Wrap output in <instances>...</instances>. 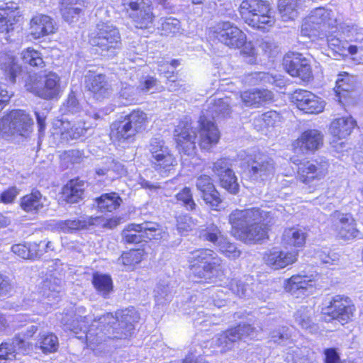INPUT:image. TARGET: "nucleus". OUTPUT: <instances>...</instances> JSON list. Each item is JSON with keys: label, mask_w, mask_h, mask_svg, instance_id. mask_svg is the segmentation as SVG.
Returning a JSON list of instances; mask_svg holds the SVG:
<instances>
[{"label": "nucleus", "mask_w": 363, "mask_h": 363, "mask_svg": "<svg viewBox=\"0 0 363 363\" xmlns=\"http://www.w3.org/2000/svg\"><path fill=\"white\" fill-rule=\"evenodd\" d=\"M281 115L276 111H269L259 116L254 120L255 128L261 132L269 127L277 125L281 121Z\"/></svg>", "instance_id": "37998d69"}, {"label": "nucleus", "mask_w": 363, "mask_h": 363, "mask_svg": "<svg viewBox=\"0 0 363 363\" xmlns=\"http://www.w3.org/2000/svg\"><path fill=\"white\" fill-rule=\"evenodd\" d=\"M337 26H340V24L332 10L318 7L313 9L304 20L301 33L309 37L318 36L322 39L334 32L333 29H336Z\"/></svg>", "instance_id": "39448f33"}, {"label": "nucleus", "mask_w": 363, "mask_h": 363, "mask_svg": "<svg viewBox=\"0 0 363 363\" xmlns=\"http://www.w3.org/2000/svg\"><path fill=\"white\" fill-rule=\"evenodd\" d=\"M121 218L116 217L111 218L106 220L99 216L83 217L75 220H53L51 226L55 229L62 230L65 233L72 232V230L87 229L92 225H101L103 228L113 229L121 223Z\"/></svg>", "instance_id": "f8f14e48"}, {"label": "nucleus", "mask_w": 363, "mask_h": 363, "mask_svg": "<svg viewBox=\"0 0 363 363\" xmlns=\"http://www.w3.org/2000/svg\"><path fill=\"white\" fill-rule=\"evenodd\" d=\"M328 167V165L326 162L312 160L301 162L298 167V179L306 184H309L314 181H319L326 174Z\"/></svg>", "instance_id": "b1692460"}, {"label": "nucleus", "mask_w": 363, "mask_h": 363, "mask_svg": "<svg viewBox=\"0 0 363 363\" xmlns=\"http://www.w3.org/2000/svg\"><path fill=\"white\" fill-rule=\"evenodd\" d=\"M337 228L340 237L346 240L357 238L359 235L354 224L352 222H348V218L343 216L340 218Z\"/></svg>", "instance_id": "3c124183"}, {"label": "nucleus", "mask_w": 363, "mask_h": 363, "mask_svg": "<svg viewBox=\"0 0 363 363\" xmlns=\"http://www.w3.org/2000/svg\"><path fill=\"white\" fill-rule=\"evenodd\" d=\"M35 346L45 354L54 352L59 347L58 338L52 333H40Z\"/></svg>", "instance_id": "49530a36"}, {"label": "nucleus", "mask_w": 363, "mask_h": 363, "mask_svg": "<svg viewBox=\"0 0 363 363\" xmlns=\"http://www.w3.org/2000/svg\"><path fill=\"white\" fill-rule=\"evenodd\" d=\"M92 284L96 290L104 297H106L113 289L111 277L105 274H94Z\"/></svg>", "instance_id": "09e8293b"}, {"label": "nucleus", "mask_w": 363, "mask_h": 363, "mask_svg": "<svg viewBox=\"0 0 363 363\" xmlns=\"http://www.w3.org/2000/svg\"><path fill=\"white\" fill-rule=\"evenodd\" d=\"M247 281H251L250 277H247L245 281L241 279H233L230 284V289L233 293L240 297H249L252 294V288Z\"/></svg>", "instance_id": "6e6d98bb"}, {"label": "nucleus", "mask_w": 363, "mask_h": 363, "mask_svg": "<svg viewBox=\"0 0 363 363\" xmlns=\"http://www.w3.org/2000/svg\"><path fill=\"white\" fill-rule=\"evenodd\" d=\"M230 113V102L228 98L210 99L208 102V109L206 110V116L208 118L210 116L213 119L219 117H225Z\"/></svg>", "instance_id": "ea45409f"}, {"label": "nucleus", "mask_w": 363, "mask_h": 363, "mask_svg": "<svg viewBox=\"0 0 363 363\" xmlns=\"http://www.w3.org/2000/svg\"><path fill=\"white\" fill-rule=\"evenodd\" d=\"M99 210L101 212H111L118 208L122 201L115 192L104 194L95 199Z\"/></svg>", "instance_id": "c03bdc74"}, {"label": "nucleus", "mask_w": 363, "mask_h": 363, "mask_svg": "<svg viewBox=\"0 0 363 363\" xmlns=\"http://www.w3.org/2000/svg\"><path fill=\"white\" fill-rule=\"evenodd\" d=\"M214 35L219 42L233 49L242 48L247 39L244 32L229 21L218 23L215 28Z\"/></svg>", "instance_id": "a211bd4d"}, {"label": "nucleus", "mask_w": 363, "mask_h": 363, "mask_svg": "<svg viewBox=\"0 0 363 363\" xmlns=\"http://www.w3.org/2000/svg\"><path fill=\"white\" fill-rule=\"evenodd\" d=\"M60 11L63 19L69 23L77 22L82 11V6L72 0H61Z\"/></svg>", "instance_id": "a19ab883"}, {"label": "nucleus", "mask_w": 363, "mask_h": 363, "mask_svg": "<svg viewBox=\"0 0 363 363\" xmlns=\"http://www.w3.org/2000/svg\"><path fill=\"white\" fill-rule=\"evenodd\" d=\"M213 172L218 178L223 176V174L233 172L232 164L230 160L227 158H221L213 162L211 167Z\"/></svg>", "instance_id": "69168bd1"}, {"label": "nucleus", "mask_w": 363, "mask_h": 363, "mask_svg": "<svg viewBox=\"0 0 363 363\" xmlns=\"http://www.w3.org/2000/svg\"><path fill=\"white\" fill-rule=\"evenodd\" d=\"M297 255L296 251L285 252L278 248H273L265 253L263 259L271 268L279 269L295 262Z\"/></svg>", "instance_id": "a878e982"}, {"label": "nucleus", "mask_w": 363, "mask_h": 363, "mask_svg": "<svg viewBox=\"0 0 363 363\" xmlns=\"http://www.w3.org/2000/svg\"><path fill=\"white\" fill-rule=\"evenodd\" d=\"M307 233L305 229L299 228H291L284 230L281 243L285 247H303L306 243Z\"/></svg>", "instance_id": "c9c22d12"}, {"label": "nucleus", "mask_w": 363, "mask_h": 363, "mask_svg": "<svg viewBox=\"0 0 363 363\" xmlns=\"http://www.w3.org/2000/svg\"><path fill=\"white\" fill-rule=\"evenodd\" d=\"M121 4L138 28L146 29L153 25L151 0H121Z\"/></svg>", "instance_id": "9b49d317"}, {"label": "nucleus", "mask_w": 363, "mask_h": 363, "mask_svg": "<svg viewBox=\"0 0 363 363\" xmlns=\"http://www.w3.org/2000/svg\"><path fill=\"white\" fill-rule=\"evenodd\" d=\"M27 343L16 337L0 345V363H9L16 359L17 353L27 351Z\"/></svg>", "instance_id": "c85d7f7f"}, {"label": "nucleus", "mask_w": 363, "mask_h": 363, "mask_svg": "<svg viewBox=\"0 0 363 363\" xmlns=\"http://www.w3.org/2000/svg\"><path fill=\"white\" fill-rule=\"evenodd\" d=\"M235 342V338L230 335V330L216 335L212 339V344L219 348L221 353L231 350Z\"/></svg>", "instance_id": "864d4df0"}, {"label": "nucleus", "mask_w": 363, "mask_h": 363, "mask_svg": "<svg viewBox=\"0 0 363 363\" xmlns=\"http://www.w3.org/2000/svg\"><path fill=\"white\" fill-rule=\"evenodd\" d=\"M273 93L267 89H252L241 94L240 98L246 106L258 107L273 99Z\"/></svg>", "instance_id": "473e14b6"}, {"label": "nucleus", "mask_w": 363, "mask_h": 363, "mask_svg": "<svg viewBox=\"0 0 363 363\" xmlns=\"http://www.w3.org/2000/svg\"><path fill=\"white\" fill-rule=\"evenodd\" d=\"M250 177L255 182H264L269 179L275 172L274 160L264 153H258L247 161Z\"/></svg>", "instance_id": "f3484780"}, {"label": "nucleus", "mask_w": 363, "mask_h": 363, "mask_svg": "<svg viewBox=\"0 0 363 363\" xmlns=\"http://www.w3.org/2000/svg\"><path fill=\"white\" fill-rule=\"evenodd\" d=\"M240 14L248 26L267 31L275 23L272 15L270 4L263 0H244L239 7Z\"/></svg>", "instance_id": "20e7f679"}, {"label": "nucleus", "mask_w": 363, "mask_h": 363, "mask_svg": "<svg viewBox=\"0 0 363 363\" xmlns=\"http://www.w3.org/2000/svg\"><path fill=\"white\" fill-rule=\"evenodd\" d=\"M30 34L35 39L54 33L56 28L53 20L47 15L37 14L30 23Z\"/></svg>", "instance_id": "cd10ccee"}, {"label": "nucleus", "mask_w": 363, "mask_h": 363, "mask_svg": "<svg viewBox=\"0 0 363 363\" xmlns=\"http://www.w3.org/2000/svg\"><path fill=\"white\" fill-rule=\"evenodd\" d=\"M62 280L61 274L56 271H50L49 273L45 274L42 281L41 287L43 290L44 295L49 297L50 296V292L59 293L62 288Z\"/></svg>", "instance_id": "a18cd8bd"}, {"label": "nucleus", "mask_w": 363, "mask_h": 363, "mask_svg": "<svg viewBox=\"0 0 363 363\" xmlns=\"http://www.w3.org/2000/svg\"><path fill=\"white\" fill-rule=\"evenodd\" d=\"M177 230L180 235H186L196 225V220H194L189 214H182L176 218Z\"/></svg>", "instance_id": "052dcab7"}, {"label": "nucleus", "mask_w": 363, "mask_h": 363, "mask_svg": "<svg viewBox=\"0 0 363 363\" xmlns=\"http://www.w3.org/2000/svg\"><path fill=\"white\" fill-rule=\"evenodd\" d=\"M84 157L83 151L74 149L64 151L60 155L61 164L65 168H68L72 164L81 163Z\"/></svg>", "instance_id": "603ef678"}, {"label": "nucleus", "mask_w": 363, "mask_h": 363, "mask_svg": "<svg viewBox=\"0 0 363 363\" xmlns=\"http://www.w3.org/2000/svg\"><path fill=\"white\" fill-rule=\"evenodd\" d=\"M147 123V114L140 110H135L111 126V138L120 143H131L135 136L145 129Z\"/></svg>", "instance_id": "1a4fd4ad"}, {"label": "nucleus", "mask_w": 363, "mask_h": 363, "mask_svg": "<svg viewBox=\"0 0 363 363\" xmlns=\"http://www.w3.org/2000/svg\"><path fill=\"white\" fill-rule=\"evenodd\" d=\"M354 311V306L348 297L336 295L323 308L322 313L325 320H336L343 325L352 320Z\"/></svg>", "instance_id": "4468645a"}, {"label": "nucleus", "mask_w": 363, "mask_h": 363, "mask_svg": "<svg viewBox=\"0 0 363 363\" xmlns=\"http://www.w3.org/2000/svg\"><path fill=\"white\" fill-rule=\"evenodd\" d=\"M81 106L73 93L69 94L67 99L61 107V111L64 115L76 114L80 112Z\"/></svg>", "instance_id": "338daca9"}, {"label": "nucleus", "mask_w": 363, "mask_h": 363, "mask_svg": "<svg viewBox=\"0 0 363 363\" xmlns=\"http://www.w3.org/2000/svg\"><path fill=\"white\" fill-rule=\"evenodd\" d=\"M220 185L231 194L235 195L238 193L240 185L234 171L218 178Z\"/></svg>", "instance_id": "13d9d810"}, {"label": "nucleus", "mask_w": 363, "mask_h": 363, "mask_svg": "<svg viewBox=\"0 0 363 363\" xmlns=\"http://www.w3.org/2000/svg\"><path fill=\"white\" fill-rule=\"evenodd\" d=\"M292 99L297 108L306 113H319L324 108V101L307 90L296 91Z\"/></svg>", "instance_id": "393cba45"}, {"label": "nucleus", "mask_w": 363, "mask_h": 363, "mask_svg": "<svg viewBox=\"0 0 363 363\" xmlns=\"http://www.w3.org/2000/svg\"><path fill=\"white\" fill-rule=\"evenodd\" d=\"M139 319L138 312L134 308H130L117 311L115 316L107 313L99 317V322L103 323L102 330L106 333V340L125 339L131 335L134 324Z\"/></svg>", "instance_id": "f03ea898"}, {"label": "nucleus", "mask_w": 363, "mask_h": 363, "mask_svg": "<svg viewBox=\"0 0 363 363\" xmlns=\"http://www.w3.org/2000/svg\"><path fill=\"white\" fill-rule=\"evenodd\" d=\"M160 21L164 35H176L181 33V23L178 19L172 17L162 18Z\"/></svg>", "instance_id": "680f3d73"}, {"label": "nucleus", "mask_w": 363, "mask_h": 363, "mask_svg": "<svg viewBox=\"0 0 363 363\" xmlns=\"http://www.w3.org/2000/svg\"><path fill=\"white\" fill-rule=\"evenodd\" d=\"M25 87L28 91L45 100L57 99L62 91L61 79L53 72L30 75Z\"/></svg>", "instance_id": "6e6552de"}, {"label": "nucleus", "mask_w": 363, "mask_h": 363, "mask_svg": "<svg viewBox=\"0 0 363 363\" xmlns=\"http://www.w3.org/2000/svg\"><path fill=\"white\" fill-rule=\"evenodd\" d=\"M0 68L3 71L6 80L14 84L16 77L21 73V66L16 58L11 55L3 54L0 57Z\"/></svg>", "instance_id": "72a5a7b5"}, {"label": "nucleus", "mask_w": 363, "mask_h": 363, "mask_svg": "<svg viewBox=\"0 0 363 363\" xmlns=\"http://www.w3.org/2000/svg\"><path fill=\"white\" fill-rule=\"evenodd\" d=\"M291 335L289 333V328L281 327L273 330L270 334L271 340L274 343L286 345L290 340Z\"/></svg>", "instance_id": "774afa93"}, {"label": "nucleus", "mask_w": 363, "mask_h": 363, "mask_svg": "<svg viewBox=\"0 0 363 363\" xmlns=\"http://www.w3.org/2000/svg\"><path fill=\"white\" fill-rule=\"evenodd\" d=\"M200 236L204 240L209 241L216 245L219 251L230 259H235L241 255V252L237 246L234 243L230 242L226 238H224L218 228L214 225H211L202 230Z\"/></svg>", "instance_id": "aec40b11"}, {"label": "nucleus", "mask_w": 363, "mask_h": 363, "mask_svg": "<svg viewBox=\"0 0 363 363\" xmlns=\"http://www.w3.org/2000/svg\"><path fill=\"white\" fill-rule=\"evenodd\" d=\"M32 125L33 120L30 116L26 111L18 110L0 121V130L6 134L26 136Z\"/></svg>", "instance_id": "dca6fc26"}, {"label": "nucleus", "mask_w": 363, "mask_h": 363, "mask_svg": "<svg viewBox=\"0 0 363 363\" xmlns=\"http://www.w3.org/2000/svg\"><path fill=\"white\" fill-rule=\"evenodd\" d=\"M21 17L16 3L6 4L0 7V32L9 33L13 30V25Z\"/></svg>", "instance_id": "2f4dec72"}, {"label": "nucleus", "mask_w": 363, "mask_h": 363, "mask_svg": "<svg viewBox=\"0 0 363 363\" xmlns=\"http://www.w3.org/2000/svg\"><path fill=\"white\" fill-rule=\"evenodd\" d=\"M302 4L301 0H279L278 9L284 21L294 20L297 17Z\"/></svg>", "instance_id": "79ce46f5"}, {"label": "nucleus", "mask_w": 363, "mask_h": 363, "mask_svg": "<svg viewBox=\"0 0 363 363\" xmlns=\"http://www.w3.org/2000/svg\"><path fill=\"white\" fill-rule=\"evenodd\" d=\"M230 335L238 341L246 337L254 338L257 335V330L249 324H239L234 328L230 329Z\"/></svg>", "instance_id": "bf43d9fd"}, {"label": "nucleus", "mask_w": 363, "mask_h": 363, "mask_svg": "<svg viewBox=\"0 0 363 363\" xmlns=\"http://www.w3.org/2000/svg\"><path fill=\"white\" fill-rule=\"evenodd\" d=\"M144 256V250L133 249L128 252H123L118 259V263L122 264L125 270H131L135 264H139Z\"/></svg>", "instance_id": "de8ad7c7"}, {"label": "nucleus", "mask_w": 363, "mask_h": 363, "mask_svg": "<svg viewBox=\"0 0 363 363\" xmlns=\"http://www.w3.org/2000/svg\"><path fill=\"white\" fill-rule=\"evenodd\" d=\"M272 213L267 218V222H262L251 224L244 231L240 233L239 238L245 242H259L267 238V225L272 223Z\"/></svg>", "instance_id": "7c9ffc66"}, {"label": "nucleus", "mask_w": 363, "mask_h": 363, "mask_svg": "<svg viewBox=\"0 0 363 363\" xmlns=\"http://www.w3.org/2000/svg\"><path fill=\"white\" fill-rule=\"evenodd\" d=\"M177 200L180 202L186 210L193 211H195L197 205L193 199L191 189L189 187H184L176 195Z\"/></svg>", "instance_id": "e2e57ef3"}, {"label": "nucleus", "mask_w": 363, "mask_h": 363, "mask_svg": "<svg viewBox=\"0 0 363 363\" xmlns=\"http://www.w3.org/2000/svg\"><path fill=\"white\" fill-rule=\"evenodd\" d=\"M35 242L25 244H16L11 247L12 252L23 259H31V255H35Z\"/></svg>", "instance_id": "0e129e2a"}, {"label": "nucleus", "mask_w": 363, "mask_h": 363, "mask_svg": "<svg viewBox=\"0 0 363 363\" xmlns=\"http://www.w3.org/2000/svg\"><path fill=\"white\" fill-rule=\"evenodd\" d=\"M323 143V135L315 129H310L302 133L301 136L294 142V145L299 147L302 152H313Z\"/></svg>", "instance_id": "bb28decb"}, {"label": "nucleus", "mask_w": 363, "mask_h": 363, "mask_svg": "<svg viewBox=\"0 0 363 363\" xmlns=\"http://www.w3.org/2000/svg\"><path fill=\"white\" fill-rule=\"evenodd\" d=\"M355 87L356 82L354 77L347 74L337 80L335 90L338 96L345 97L346 96L345 94L353 91Z\"/></svg>", "instance_id": "4d7b16f0"}, {"label": "nucleus", "mask_w": 363, "mask_h": 363, "mask_svg": "<svg viewBox=\"0 0 363 363\" xmlns=\"http://www.w3.org/2000/svg\"><path fill=\"white\" fill-rule=\"evenodd\" d=\"M189 259L193 262L191 271L196 282L211 279L221 269L222 259L210 249L195 250L191 252Z\"/></svg>", "instance_id": "423d86ee"}, {"label": "nucleus", "mask_w": 363, "mask_h": 363, "mask_svg": "<svg viewBox=\"0 0 363 363\" xmlns=\"http://www.w3.org/2000/svg\"><path fill=\"white\" fill-rule=\"evenodd\" d=\"M85 84L92 96L98 101L109 97L113 92L111 82L103 74H89L86 76Z\"/></svg>", "instance_id": "4be33fe9"}, {"label": "nucleus", "mask_w": 363, "mask_h": 363, "mask_svg": "<svg viewBox=\"0 0 363 363\" xmlns=\"http://www.w3.org/2000/svg\"><path fill=\"white\" fill-rule=\"evenodd\" d=\"M161 226L154 222L145 221L140 224L132 223L122 233L123 240L130 244L140 243L143 240H160L163 238Z\"/></svg>", "instance_id": "ddd939ff"}, {"label": "nucleus", "mask_w": 363, "mask_h": 363, "mask_svg": "<svg viewBox=\"0 0 363 363\" xmlns=\"http://www.w3.org/2000/svg\"><path fill=\"white\" fill-rule=\"evenodd\" d=\"M45 200L39 191H33L21 199L20 206L24 211L35 214L44 207Z\"/></svg>", "instance_id": "e433bc0d"}, {"label": "nucleus", "mask_w": 363, "mask_h": 363, "mask_svg": "<svg viewBox=\"0 0 363 363\" xmlns=\"http://www.w3.org/2000/svg\"><path fill=\"white\" fill-rule=\"evenodd\" d=\"M21 57L24 63L37 68L45 67V62L41 53L34 49L28 48L21 53Z\"/></svg>", "instance_id": "5fc2aeb1"}, {"label": "nucleus", "mask_w": 363, "mask_h": 363, "mask_svg": "<svg viewBox=\"0 0 363 363\" xmlns=\"http://www.w3.org/2000/svg\"><path fill=\"white\" fill-rule=\"evenodd\" d=\"M270 212L259 208H252L244 210L235 209L229 215V223L239 235L252 223L267 222Z\"/></svg>", "instance_id": "2eb2a0df"}, {"label": "nucleus", "mask_w": 363, "mask_h": 363, "mask_svg": "<svg viewBox=\"0 0 363 363\" xmlns=\"http://www.w3.org/2000/svg\"><path fill=\"white\" fill-rule=\"evenodd\" d=\"M196 129L191 125V121L188 118H184L179 121L174 129V135L179 150L187 155L195 154L196 147Z\"/></svg>", "instance_id": "6ab92c4d"}, {"label": "nucleus", "mask_w": 363, "mask_h": 363, "mask_svg": "<svg viewBox=\"0 0 363 363\" xmlns=\"http://www.w3.org/2000/svg\"><path fill=\"white\" fill-rule=\"evenodd\" d=\"M199 128V145L201 149L208 151L218 144L220 132L214 122L208 118L205 114L200 117Z\"/></svg>", "instance_id": "5701e85b"}, {"label": "nucleus", "mask_w": 363, "mask_h": 363, "mask_svg": "<svg viewBox=\"0 0 363 363\" xmlns=\"http://www.w3.org/2000/svg\"><path fill=\"white\" fill-rule=\"evenodd\" d=\"M85 183L79 179L70 180L63 188L64 199L69 203H77L83 199Z\"/></svg>", "instance_id": "f704fd0d"}, {"label": "nucleus", "mask_w": 363, "mask_h": 363, "mask_svg": "<svg viewBox=\"0 0 363 363\" xmlns=\"http://www.w3.org/2000/svg\"><path fill=\"white\" fill-rule=\"evenodd\" d=\"M312 280L306 276L294 275L286 281L285 289L296 298L308 295L312 292L313 286Z\"/></svg>", "instance_id": "c756f323"}, {"label": "nucleus", "mask_w": 363, "mask_h": 363, "mask_svg": "<svg viewBox=\"0 0 363 363\" xmlns=\"http://www.w3.org/2000/svg\"><path fill=\"white\" fill-rule=\"evenodd\" d=\"M189 259L193 262L191 271L196 282L211 279L221 269L222 259L210 249L195 250L191 252Z\"/></svg>", "instance_id": "0eeeda50"}, {"label": "nucleus", "mask_w": 363, "mask_h": 363, "mask_svg": "<svg viewBox=\"0 0 363 363\" xmlns=\"http://www.w3.org/2000/svg\"><path fill=\"white\" fill-rule=\"evenodd\" d=\"M314 256L323 264L337 265L340 262V255L327 247L316 250Z\"/></svg>", "instance_id": "8fccbe9b"}, {"label": "nucleus", "mask_w": 363, "mask_h": 363, "mask_svg": "<svg viewBox=\"0 0 363 363\" xmlns=\"http://www.w3.org/2000/svg\"><path fill=\"white\" fill-rule=\"evenodd\" d=\"M85 313V308L82 306L77 308L74 319L72 320V316L65 314L62 318V323L65 330H70L76 335L82 333L90 346L105 342L106 333L102 330L103 323L99 322V318L98 320H94L91 325L88 327L87 323L92 320V315H86Z\"/></svg>", "instance_id": "f257e3e1"}, {"label": "nucleus", "mask_w": 363, "mask_h": 363, "mask_svg": "<svg viewBox=\"0 0 363 363\" xmlns=\"http://www.w3.org/2000/svg\"><path fill=\"white\" fill-rule=\"evenodd\" d=\"M59 128L60 138L62 141L78 139L86 132V129L79 124H72L68 121L61 120L55 124Z\"/></svg>", "instance_id": "4c0bfd02"}, {"label": "nucleus", "mask_w": 363, "mask_h": 363, "mask_svg": "<svg viewBox=\"0 0 363 363\" xmlns=\"http://www.w3.org/2000/svg\"><path fill=\"white\" fill-rule=\"evenodd\" d=\"M89 43L96 47L102 56L113 57L122 48L121 34L116 26L110 23H100L89 35Z\"/></svg>", "instance_id": "7ed1b4c3"}, {"label": "nucleus", "mask_w": 363, "mask_h": 363, "mask_svg": "<svg viewBox=\"0 0 363 363\" xmlns=\"http://www.w3.org/2000/svg\"><path fill=\"white\" fill-rule=\"evenodd\" d=\"M147 150L152 167L162 177H167L177 162L165 142L160 138H153L150 141Z\"/></svg>", "instance_id": "9d476101"}, {"label": "nucleus", "mask_w": 363, "mask_h": 363, "mask_svg": "<svg viewBox=\"0 0 363 363\" xmlns=\"http://www.w3.org/2000/svg\"><path fill=\"white\" fill-rule=\"evenodd\" d=\"M355 125L356 122L351 116L342 117L332 122L330 130L333 135L343 138L350 135Z\"/></svg>", "instance_id": "58836bf2"}, {"label": "nucleus", "mask_w": 363, "mask_h": 363, "mask_svg": "<svg viewBox=\"0 0 363 363\" xmlns=\"http://www.w3.org/2000/svg\"><path fill=\"white\" fill-rule=\"evenodd\" d=\"M283 65L292 77H298L303 81H308L312 77L309 60L301 53L286 54L283 59Z\"/></svg>", "instance_id": "412c9836"}]
</instances>
